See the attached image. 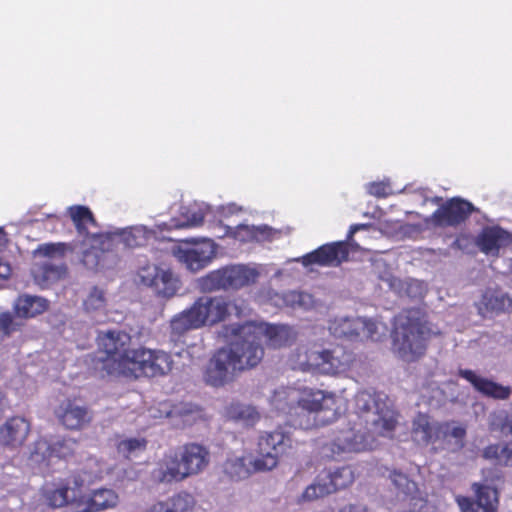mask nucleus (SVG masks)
I'll list each match as a JSON object with an SVG mask.
<instances>
[{
  "instance_id": "obj_37",
  "label": "nucleus",
  "mask_w": 512,
  "mask_h": 512,
  "mask_svg": "<svg viewBox=\"0 0 512 512\" xmlns=\"http://www.w3.org/2000/svg\"><path fill=\"white\" fill-rule=\"evenodd\" d=\"M389 479L394 487L405 496H412L417 492V484L400 471H391L389 473Z\"/></svg>"
},
{
  "instance_id": "obj_35",
  "label": "nucleus",
  "mask_w": 512,
  "mask_h": 512,
  "mask_svg": "<svg viewBox=\"0 0 512 512\" xmlns=\"http://www.w3.org/2000/svg\"><path fill=\"white\" fill-rule=\"evenodd\" d=\"M67 251H74V247L71 244L64 242H50L38 245L34 250L33 255L44 258H63Z\"/></svg>"
},
{
  "instance_id": "obj_28",
  "label": "nucleus",
  "mask_w": 512,
  "mask_h": 512,
  "mask_svg": "<svg viewBox=\"0 0 512 512\" xmlns=\"http://www.w3.org/2000/svg\"><path fill=\"white\" fill-rule=\"evenodd\" d=\"M70 218L76 228V231L83 239L89 238L93 232H89V227H97V221L92 211L83 205H74L68 209Z\"/></svg>"
},
{
  "instance_id": "obj_8",
  "label": "nucleus",
  "mask_w": 512,
  "mask_h": 512,
  "mask_svg": "<svg viewBox=\"0 0 512 512\" xmlns=\"http://www.w3.org/2000/svg\"><path fill=\"white\" fill-rule=\"evenodd\" d=\"M412 433L416 442L441 441L442 447L450 452H458L465 446L466 429L453 421L434 425L428 418H415Z\"/></svg>"
},
{
  "instance_id": "obj_50",
  "label": "nucleus",
  "mask_w": 512,
  "mask_h": 512,
  "mask_svg": "<svg viewBox=\"0 0 512 512\" xmlns=\"http://www.w3.org/2000/svg\"><path fill=\"white\" fill-rule=\"evenodd\" d=\"M11 272H12V269H11V266L9 265V263L4 262L0 258V278L8 279L9 276L11 275Z\"/></svg>"
},
{
  "instance_id": "obj_1",
  "label": "nucleus",
  "mask_w": 512,
  "mask_h": 512,
  "mask_svg": "<svg viewBox=\"0 0 512 512\" xmlns=\"http://www.w3.org/2000/svg\"><path fill=\"white\" fill-rule=\"evenodd\" d=\"M419 308H408L398 313L393 320L392 342L397 355L406 362H415L422 358L428 349L430 340L439 336Z\"/></svg>"
},
{
  "instance_id": "obj_52",
  "label": "nucleus",
  "mask_w": 512,
  "mask_h": 512,
  "mask_svg": "<svg viewBox=\"0 0 512 512\" xmlns=\"http://www.w3.org/2000/svg\"><path fill=\"white\" fill-rule=\"evenodd\" d=\"M360 322L364 328H367V330L369 332V336H371V334L376 326L375 323L372 321H368V320H361Z\"/></svg>"
},
{
  "instance_id": "obj_3",
  "label": "nucleus",
  "mask_w": 512,
  "mask_h": 512,
  "mask_svg": "<svg viewBox=\"0 0 512 512\" xmlns=\"http://www.w3.org/2000/svg\"><path fill=\"white\" fill-rule=\"evenodd\" d=\"M395 427V418H375L369 425L341 431L333 441L322 446L321 453L334 459L343 453L373 450L377 447V438L390 436Z\"/></svg>"
},
{
  "instance_id": "obj_41",
  "label": "nucleus",
  "mask_w": 512,
  "mask_h": 512,
  "mask_svg": "<svg viewBox=\"0 0 512 512\" xmlns=\"http://www.w3.org/2000/svg\"><path fill=\"white\" fill-rule=\"evenodd\" d=\"M289 424L295 428L312 431L331 424V421L329 419L317 421V418H290Z\"/></svg>"
},
{
  "instance_id": "obj_27",
  "label": "nucleus",
  "mask_w": 512,
  "mask_h": 512,
  "mask_svg": "<svg viewBox=\"0 0 512 512\" xmlns=\"http://www.w3.org/2000/svg\"><path fill=\"white\" fill-rule=\"evenodd\" d=\"M73 482L74 487L64 486L47 492L46 500L48 505L53 508H58L78 501L82 497L81 485L83 481L74 478Z\"/></svg>"
},
{
  "instance_id": "obj_40",
  "label": "nucleus",
  "mask_w": 512,
  "mask_h": 512,
  "mask_svg": "<svg viewBox=\"0 0 512 512\" xmlns=\"http://www.w3.org/2000/svg\"><path fill=\"white\" fill-rule=\"evenodd\" d=\"M49 456L57 458H66L73 453L72 443L67 440H56L50 444L44 443Z\"/></svg>"
},
{
  "instance_id": "obj_45",
  "label": "nucleus",
  "mask_w": 512,
  "mask_h": 512,
  "mask_svg": "<svg viewBox=\"0 0 512 512\" xmlns=\"http://www.w3.org/2000/svg\"><path fill=\"white\" fill-rule=\"evenodd\" d=\"M367 191L370 195L377 198H385L391 194L390 185L382 181L369 183Z\"/></svg>"
},
{
  "instance_id": "obj_33",
  "label": "nucleus",
  "mask_w": 512,
  "mask_h": 512,
  "mask_svg": "<svg viewBox=\"0 0 512 512\" xmlns=\"http://www.w3.org/2000/svg\"><path fill=\"white\" fill-rule=\"evenodd\" d=\"M118 496L110 489L96 491L87 505L77 512H97L114 507L117 504Z\"/></svg>"
},
{
  "instance_id": "obj_43",
  "label": "nucleus",
  "mask_w": 512,
  "mask_h": 512,
  "mask_svg": "<svg viewBox=\"0 0 512 512\" xmlns=\"http://www.w3.org/2000/svg\"><path fill=\"white\" fill-rule=\"evenodd\" d=\"M228 416H258V411L255 407L244 405L239 402H233L228 408Z\"/></svg>"
},
{
  "instance_id": "obj_25",
  "label": "nucleus",
  "mask_w": 512,
  "mask_h": 512,
  "mask_svg": "<svg viewBox=\"0 0 512 512\" xmlns=\"http://www.w3.org/2000/svg\"><path fill=\"white\" fill-rule=\"evenodd\" d=\"M510 238V234L499 226L484 227L476 238V245L485 254H496Z\"/></svg>"
},
{
  "instance_id": "obj_23",
  "label": "nucleus",
  "mask_w": 512,
  "mask_h": 512,
  "mask_svg": "<svg viewBox=\"0 0 512 512\" xmlns=\"http://www.w3.org/2000/svg\"><path fill=\"white\" fill-rule=\"evenodd\" d=\"M31 429L27 418H8L0 427V445L15 449L23 445Z\"/></svg>"
},
{
  "instance_id": "obj_18",
  "label": "nucleus",
  "mask_w": 512,
  "mask_h": 512,
  "mask_svg": "<svg viewBox=\"0 0 512 512\" xmlns=\"http://www.w3.org/2000/svg\"><path fill=\"white\" fill-rule=\"evenodd\" d=\"M355 413L394 416L393 402L384 392L363 390L355 395Z\"/></svg>"
},
{
  "instance_id": "obj_10",
  "label": "nucleus",
  "mask_w": 512,
  "mask_h": 512,
  "mask_svg": "<svg viewBox=\"0 0 512 512\" xmlns=\"http://www.w3.org/2000/svg\"><path fill=\"white\" fill-rule=\"evenodd\" d=\"M209 451L199 444H187L162 472L161 481H181L202 472L209 463Z\"/></svg>"
},
{
  "instance_id": "obj_42",
  "label": "nucleus",
  "mask_w": 512,
  "mask_h": 512,
  "mask_svg": "<svg viewBox=\"0 0 512 512\" xmlns=\"http://www.w3.org/2000/svg\"><path fill=\"white\" fill-rule=\"evenodd\" d=\"M229 235L241 242V243H252L253 242V225L240 224L229 232Z\"/></svg>"
},
{
  "instance_id": "obj_21",
  "label": "nucleus",
  "mask_w": 512,
  "mask_h": 512,
  "mask_svg": "<svg viewBox=\"0 0 512 512\" xmlns=\"http://www.w3.org/2000/svg\"><path fill=\"white\" fill-rule=\"evenodd\" d=\"M322 349L317 344L297 346L288 357L292 370L321 374Z\"/></svg>"
},
{
  "instance_id": "obj_31",
  "label": "nucleus",
  "mask_w": 512,
  "mask_h": 512,
  "mask_svg": "<svg viewBox=\"0 0 512 512\" xmlns=\"http://www.w3.org/2000/svg\"><path fill=\"white\" fill-rule=\"evenodd\" d=\"M194 505L193 497L188 493H179L166 501L153 505L148 512H187Z\"/></svg>"
},
{
  "instance_id": "obj_2",
  "label": "nucleus",
  "mask_w": 512,
  "mask_h": 512,
  "mask_svg": "<svg viewBox=\"0 0 512 512\" xmlns=\"http://www.w3.org/2000/svg\"><path fill=\"white\" fill-rule=\"evenodd\" d=\"M241 313V308L227 296H201L193 304L176 314L170 321V338L178 342L190 330L214 327Z\"/></svg>"
},
{
  "instance_id": "obj_29",
  "label": "nucleus",
  "mask_w": 512,
  "mask_h": 512,
  "mask_svg": "<svg viewBox=\"0 0 512 512\" xmlns=\"http://www.w3.org/2000/svg\"><path fill=\"white\" fill-rule=\"evenodd\" d=\"M48 309L46 299L38 296L23 295L16 300L14 310L20 318H32L44 313Z\"/></svg>"
},
{
  "instance_id": "obj_49",
  "label": "nucleus",
  "mask_w": 512,
  "mask_h": 512,
  "mask_svg": "<svg viewBox=\"0 0 512 512\" xmlns=\"http://www.w3.org/2000/svg\"><path fill=\"white\" fill-rule=\"evenodd\" d=\"M204 221V214L201 211L193 212L191 217L187 219V222L184 224L176 225L178 228L186 227V226H199Z\"/></svg>"
},
{
  "instance_id": "obj_20",
  "label": "nucleus",
  "mask_w": 512,
  "mask_h": 512,
  "mask_svg": "<svg viewBox=\"0 0 512 512\" xmlns=\"http://www.w3.org/2000/svg\"><path fill=\"white\" fill-rule=\"evenodd\" d=\"M215 254L216 246L214 241L210 239L196 242L192 247L180 248L177 251L178 259L192 272L205 268L215 257Z\"/></svg>"
},
{
  "instance_id": "obj_4",
  "label": "nucleus",
  "mask_w": 512,
  "mask_h": 512,
  "mask_svg": "<svg viewBox=\"0 0 512 512\" xmlns=\"http://www.w3.org/2000/svg\"><path fill=\"white\" fill-rule=\"evenodd\" d=\"M285 434L280 431L266 433L258 442V454L255 459L244 457L229 458L223 464V472L231 480L239 481L248 478L252 472L270 471L278 464L279 455L287 446Z\"/></svg>"
},
{
  "instance_id": "obj_7",
  "label": "nucleus",
  "mask_w": 512,
  "mask_h": 512,
  "mask_svg": "<svg viewBox=\"0 0 512 512\" xmlns=\"http://www.w3.org/2000/svg\"><path fill=\"white\" fill-rule=\"evenodd\" d=\"M259 277L257 269L244 264H231L212 270L198 279V287L204 293L237 291L254 284Z\"/></svg>"
},
{
  "instance_id": "obj_47",
  "label": "nucleus",
  "mask_w": 512,
  "mask_h": 512,
  "mask_svg": "<svg viewBox=\"0 0 512 512\" xmlns=\"http://www.w3.org/2000/svg\"><path fill=\"white\" fill-rule=\"evenodd\" d=\"M59 423L70 430L81 429L89 423L90 418H58Z\"/></svg>"
},
{
  "instance_id": "obj_5",
  "label": "nucleus",
  "mask_w": 512,
  "mask_h": 512,
  "mask_svg": "<svg viewBox=\"0 0 512 512\" xmlns=\"http://www.w3.org/2000/svg\"><path fill=\"white\" fill-rule=\"evenodd\" d=\"M99 349L105 353L100 359V371L109 376H123L132 359V337L120 330L102 332L97 337Z\"/></svg>"
},
{
  "instance_id": "obj_22",
  "label": "nucleus",
  "mask_w": 512,
  "mask_h": 512,
  "mask_svg": "<svg viewBox=\"0 0 512 512\" xmlns=\"http://www.w3.org/2000/svg\"><path fill=\"white\" fill-rule=\"evenodd\" d=\"M457 501L462 512H496L498 493L493 487L479 486L475 499L462 497Z\"/></svg>"
},
{
  "instance_id": "obj_46",
  "label": "nucleus",
  "mask_w": 512,
  "mask_h": 512,
  "mask_svg": "<svg viewBox=\"0 0 512 512\" xmlns=\"http://www.w3.org/2000/svg\"><path fill=\"white\" fill-rule=\"evenodd\" d=\"M273 235L274 230L268 225H253V242L270 241Z\"/></svg>"
},
{
  "instance_id": "obj_38",
  "label": "nucleus",
  "mask_w": 512,
  "mask_h": 512,
  "mask_svg": "<svg viewBox=\"0 0 512 512\" xmlns=\"http://www.w3.org/2000/svg\"><path fill=\"white\" fill-rule=\"evenodd\" d=\"M147 441L144 438H129L120 441L117 445L119 454L128 458L130 454L136 451H142L146 448Z\"/></svg>"
},
{
  "instance_id": "obj_24",
  "label": "nucleus",
  "mask_w": 512,
  "mask_h": 512,
  "mask_svg": "<svg viewBox=\"0 0 512 512\" xmlns=\"http://www.w3.org/2000/svg\"><path fill=\"white\" fill-rule=\"evenodd\" d=\"M458 375L469 382L475 391L485 397L494 399H507L510 388L502 386L488 378L482 377L470 369H460Z\"/></svg>"
},
{
  "instance_id": "obj_15",
  "label": "nucleus",
  "mask_w": 512,
  "mask_h": 512,
  "mask_svg": "<svg viewBox=\"0 0 512 512\" xmlns=\"http://www.w3.org/2000/svg\"><path fill=\"white\" fill-rule=\"evenodd\" d=\"M349 254V243L347 241H336L321 245L312 252L303 255L297 261L305 267L311 265L338 267L343 262L348 261Z\"/></svg>"
},
{
  "instance_id": "obj_36",
  "label": "nucleus",
  "mask_w": 512,
  "mask_h": 512,
  "mask_svg": "<svg viewBox=\"0 0 512 512\" xmlns=\"http://www.w3.org/2000/svg\"><path fill=\"white\" fill-rule=\"evenodd\" d=\"M482 456L495 465H507L512 457V450L508 444H493L484 449Z\"/></svg>"
},
{
  "instance_id": "obj_54",
  "label": "nucleus",
  "mask_w": 512,
  "mask_h": 512,
  "mask_svg": "<svg viewBox=\"0 0 512 512\" xmlns=\"http://www.w3.org/2000/svg\"><path fill=\"white\" fill-rule=\"evenodd\" d=\"M201 409L198 406H194L193 408H190L185 411L186 416L189 414H194L195 416H200Z\"/></svg>"
},
{
  "instance_id": "obj_32",
  "label": "nucleus",
  "mask_w": 512,
  "mask_h": 512,
  "mask_svg": "<svg viewBox=\"0 0 512 512\" xmlns=\"http://www.w3.org/2000/svg\"><path fill=\"white\" fill-rule=\"evenodd\" d=\"M110 233L115 237V245L122 243L128 248L144 246L148 239L146 230L140 227H131Z\"/></svg>"
},
{
  "instance_id": "obj_51",
  "label": "nucleus",
  "mask_w": 512,
  "mask_h": 512,
  "mask_svg": "<svg viewBox=\"0 0 512 512\" xmlns=\"http://www.w3.org/2000/svg\"><path fill=\"white\" fill-rule=\"evenodd\" d=\"M340 512H367V509L363 505H349L341 509Z\"/></svg>"
},
{
  "instance_id": "obj_48",
  "label": "nucleus",
  "mask_w": 512,
  "mask_h": 512,
  "mask_svg": "<svg viewBox=\"0 0 512 512\" xmlns=\"http://www.w3.org/2000/svg\"><path fill=\"white\" fill-rule=\"evenodd\" d=\"M86 414H87V409L85 407L78 406L74 402L68 401L63 416L78 417V416H86Z\"/></svg>"
},
{
  "instance_id": "obj_56",
  "label": "nucleus",
  "mask_w": 512,
  "mask_h": 512,
  "mask_svg": "<svg viewBox=\"0 0 512 512\" xmlns=\"http://www.w3.org/2000/svg\"><path fill=\"white\" fill-rule=\"evenodd\" d=\"M504 430H507L508 432H512V425H509L508 423H506L503 427Z\"/></svg>"
},
{
  "instance_id": "obj_30",
  "label": "nucleus",
  "mask_w": 512,
  "mask_h": 512,
  "mask_svg": "<svg viewBox=\"0 0 512 512\" xmlns=\"http://www.w3.org/2000/svg\"><path fill=\"white\" fill-rule=\"evenodd\" d=\"M66 273L64 265H54L50 263L35 265L32 269V276L39 286L48 287L52 283L60 280Z\"/></svg>"
},
{
  "instance_id": "obj_58",
  "label": "nucleus",
  "mask_w": 512,
  "mask_h": 512,
  "mask_svg": "<svg viewBox=\"0 0 512 512\" xmlns=\"http://www.w3.org/2000/svg\"><path fill=\"white\" fill-rule=\"evenodd\" d=\"M418 416L419 417H422V416H425L424 414H422L421 412L418 413Z\"/></svg>"
},
{
  "instance_id": "obj_59",
  "label": "nucleus",
  "mask_w": 512,
  "mask_h": 512,
  "mask_svg": "<svg viewBox=\"0 0 512 512\" xmlns=\"http://www.w3.org/2000/svg\"><path fill=\"white\" fill-rule=\"evenodd\" d=\"M166 416H167V417H170V416H171V412H168V413L166 414Z\"/></svg>"
},
{
  "instance_id": "obj_44",
  "label": "nucleus",
  "mask_w": 512,
  "mask_h": 512,
  "mask_svg": "<svg viewBox=\"0 0 512 512\" xmlns=\"http://www.w3.org/2000/svg\"><path fill=\"white\" fill-rule=\"evenodd\" d=\"M17 329L13 317L9 312L0 314V340L9 337Z\"/></svg>"
},
{
  "instance_id": "obj_17",
  "label": "nucleus",
  "mask_w": 512,
  "mask_h": 512,
  "mask_svg": "<svg viewBox=\"0 0 512 512\" xmlns=\"http://www.w3.org/2000/svg\"><path fill=\"white\" fill-rule=\"evenodd\" d=\"M232 353L226 347L218 349L209 360L204 381L212 387H222L233 381L237 369H232Z\"/></svg>"
},
{
  "instance_id": "obj_26",
  "label": "nucleus",
  "mask_w": 512,
  "mask_h": 512,
  "mask_svg": "<svg viewBox=\"0 0 512 512\" xmlns=\"http://www.w3.org/2000/svg\"><path fill=\"white\" fill-rule=\"evenodd\" d=\"M253 328L259 329V340L263 343V340H266V343L274 348H279L282 346L288 345L292 338L293 333L292 329L286 325H270V324H254L252 323Z\"/></svg>"
},
{
  "instance_id": "obj_57",
  "label": "nucleus",
  "mask_w": 512,
  "mask_h": 512,
  "mask_svg": "<svg viewBox=\"0 0 512 512\" xmlns=\"http://www.w3.org/2000/svg\"><path fill=\"white\" fill-rule=\"evenodd\" d=\"M5 232H4V229L2 227H0V235H4Z\"/></svg>"
},
{
  "instance_id": "obj_13",
  "label": "nucleus",
  "mask_w": 512,
  "mask_h": 512,
  "mask_svg": "<svg viewBox=\"0 0 512 512\" xmlns=\"http://www.w3.org/2000/svg\"><path fill=\"white\" fill-rule=\"evenodd\" d=\"M81 243L87 246L81 255V263L87 269L98 271L109 265L108 254L115 248V237L111 233H92Z\"/></svg>"
},
{
  "instance_id": "obj_53",
  "label": "nucleus",
  "mask_w": 512,
  "mask_h": 512,
  "mask_svg": "<svg viewBox=\"0 0 512 512\" xmlns=\"http://www.w3.org/2000/svg\"><path fill=\"white\" fill-rule=\"evenodd\" d=\"M365 227H366V225H364V224H361V225H352V226L350 227L349 234H348V237H347V238H348V239H351V238H352V235H353L356 231H358L359 229L365 228Z\"/></svg>"
},
{
  "instance_id": "obj_55",
  "label": "nucleus",
  "mask_w": 512,
  "mask_h": 512,
  "mask_svg": "<svg viewBox=\"0 0 512 512\" xmlns=\"http://www.w3.org/2000/svg\"><path fill=\"white\" fill-rule=\"evenodd\" d=\"M461 240H462V239H461L460 237L456 238V239H455V241L453 242L452 246H453L454 248L461 249V248H462V246H461Z\"/></svg>"
},
{
  "instance_id": "obj_9",
  "label": "nucleus",
  "mask_w": 512,
  "mask_h": 512,
  "mask_svg": "<svg viewBox=\"0 0 512 512\" xmlns=\"http://www.w3.org/2000/svg\"><path fill=\"white\" fill-rule=\"evenodd\" d=\"M128 363L130 364L123 376L138 379L163 377L172 371L174 362L168 352L139 346L134 349Z\"/></svg>"
},
{
  "instance_id": "obj_12",
  "label": "nucleus",
  "mask_w": 512,
  "mask_h": 512,
  "mask_svg": "<svg viewBox=\"0 0 512 512\" xmlns=\"http://www.w3.org/2000/svg\"><path fill=\"white\" fill-rule=\"evenodd\" d=\"M353 481L354 473L348 466L338 468L333 472H322L317 475L313 483L306 487L301 495V500L305 502L317 500L348 487Z\"/></svg>"
},
{
  "instance_id": "obj_39",
  "label": "nucleus",
  "mask_w": 512,
  "mask_h": 512,
  "mask_svg": "<svg viewBox=\"0 0 512 512\" xmlns=\"http://www.w3.org/2000/svg\"><path fill=\"white\" fill-rule=\"evenodd\" d=\"M105 304L104 292L94 287L84 301V308L87 312L99 311L104 309Z\"/></svg>"
},
{
  "instance_id": "obj_34",
  "label": "nucleus",
  "mask_w": 512,
  "mask_h": 512,
  "mask_svg": "<svg viewBox=\"0 0 512 512\" xmlns=\"http://www.w3.org/2000/svg\"><path fill=\"white\" fill-rule=\"evenodd\" d=\"M504 306V297L492 290H486L477 303L478 313L483 317H486L490 313L502 311Z\"/></svg>"
},
{
  "instance_id": "obj_11",
  "label": "nucleus",
  "mask_w": 512,
  "mask_h": 512,
  "mask_svg": "<svg viewBox=\"0 0 512 512\" xmlns=\"http://www.w3.org/2000/svg\"><path fill=\"white\" fill-rule=\"evenodd\" d=\"M259 329L253 328L252 323L241 326L239 337L226 347L232 353V369L243 371L254 368L263 358L264 349L259 340Z\"/></svg>"
},
{
  "instance_id": "obj_16",
  "label": "nucleus",
  "mask_w": 512,
  "mask_h": 512,
  "mask_svg": "<svg viewBox=\"0 0 512 512\" xmlns=\"http://www.w3.org/2000/svg\"><path fill=\"white\" fill-rule=\"evenodd\" d=\"M139 278L143 285L151 287L158 295L173 297L180 288L179 278L170 270L155 264H147L139 270Z\"/></svg>"
},
{
  "instance_id": "obj_6",
  "label": "nucleus",
  "mask_w": 512,
  "mask_h": 512,
  "mask_svg": "<svg viewBox=\"0 0 512 512\" xmlns=\"http://www.w3.org/2000/svg\"><path fill=\"white\" fill-rule=\"evenodd\" d=\"M274 407L286 413H291L296 406L308 413H320L334 402L332 393L313 387H281L277 389L271 400Z\"/></svg>"
},
{
  "instance_id": "obj_14",
  "label": "nucleus",
  "mask_w": 512,
  "mask_h": 512,
  "mask_svg": "<svg viewBox=\"0 0 512 512\" xmlns=\"http://www.w3.org/2000/svg\"><path fill=\"white\" fill-rule=\"evenodd\" d=\"M474 211L471 202L460 197L448 199L430 216L429 221L435 227H457L464 223Z\"/></svg>"
},
{
  "instance_id": "obj_19",
  "label": "nucleus",
  "mask_w": 512,
  "mask_h": 512,
  "mask_svg": "<svg viewBox=\"0 0 512 512\" xmlns=\"http://www.w3.org/2000/svg\"><path fill=\"white\" fill-rule=\"evenodd\" d=\"M321 375H341L349 372L356 363V354L342 345L322 349Z\"/></svg>"
}]
</instances>
